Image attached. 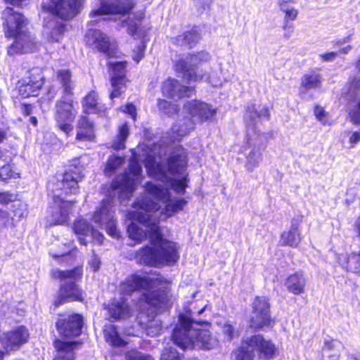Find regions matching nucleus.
Wrapping results in <instances>:
<instances>
[{"instance_id":"f257e3e1","label":"nucleus","mask_w":360,"mask_h":360,"mask_svg":"<svg viewBox=\"0 0 360 360\" xmlns=\"http://www.w3.org/2000/svg\"><path fill=\"white\" fill-rule=\"evenodd\" d=\"M165 288L162 278L160 276L131 274L120 282L117 290L122 295L142 291L138 302L131 307L127 302L126 299L120 297L108 305V311L110 316L117 320L129 318L134 311L144 312L151 310L153 313L167 309L170 300L169 293Z\"/></svg>"},{"instance_id":"f03ea898","label":"nucleus","mask_w":360,"mask_h":360,"mask_svg":"<svg viewBox=\"0 0 360 360\" xmlns=\"http://www.w3.org/2000/svg\"><path fill=\"white\" fill-rule=\"evenodd\" d=\"M130 217L135 221L128 226L129 238L136 241L148 238L153 245V248L145 246L136 253V260L139 263L148 266L162 263L172 264L179 259L176 243L163 238L156 216L149 214L134 216L130 214Z\"/></svg>"},{"instance_id":"7ed1b4c3","label":"nucleus","mask_w":360,"mask_h":360,"mask_svg":"<svg viewBox=\"0 0 360 360\" xmlns=\"http://www.w3.org/2000/svg\"><path fill=\"white\" fill-rule=\"evenodd\" d=\"M188 165L186 150L180 146H176L170 153L166 162H157L155 159L148 157L145 163L149 176L167 184L171 189L177 194H184L187 187V176L181 180L172 178L167 172L172 175L184 174Z\"/></svg>"},{"instance_id":"20e7f679","label":"nucleus","mask_w":360,"mask_h":360,"mask_svg":"<svg viewBox=\"0 0 360 360\" xmlns=\"http://www.w3.org/2000/svg\"><path fill=\"white\" fill-rule=\"evenodd\" d=\"M186 313V315L180 314L179 316V323L174 328L172 336L173 342L183 349L190 347L210 349L213 347L210 332L195 328V326L207 325L208 322L194 320V311L189 310Z\"/></svg>"},{"instance_id":"39448f33","label":"nucleus","mask_w":360,"mask_h":360,"mask_svg":"<svg viewBox=\"0 0 360 360\" xmlns=\"http://www.w3.org/2000/svg\"><path fill=\"white\" fill-rule=\"evenodd\" d=\"M148 195L134 202L136 212H131L134 216L139 214L155 215L160 221L156 212L160 208V202L166 204L163 213L167 217H172L181 211L186 205L187 201L184 198L171 199L168 188L157 185L153 182H147L144 186Z\"/></svg>"},{"instance_id":"423d86ee","label":"nucleus","mask_w":360,"mask_h":360,"mask_svg":"<svg viewBox=\"0 0 360 360\" xmlns=\"http://www.w3.org/2000/svg\"><path fill=\"white\" fill-rule=\"evenodd\" d=\"M269 118L270 112L266 105H257L255 103L248 104L244 119L247 127L246 139L248 145L259 146L268 141L269 134L260 133L259 130H257V124L262 121L269 120Z\"/></svg>"},{"instance_id":"0eeeda50","label":"nucleus","mask_w":360,"mask_h":360,"mask_svg":"<svg viewBox=\"0 0 360 360\" xmlns=\"http://www.w3.org/2000/svg\"><path fill=\"white\" fill-rule=\"evenodd\" d=\"M52 276L60 280V283L59 295L55 301L56 307L68 301H82L83 300L82 291L77 284L82 276L81 267L65 271L56 269L53 271Z\"/></svg>"},{"instance_id":"6e6552de","label":"nucleus","mask_w":360,"mask_h":360,"mask_svg":"<svg viewBox=\"0 0 360 360\" xmlns=\"http://www.w3.org/2000/svg\"><path fill=\"white\" fill-rule=\"evenodd\" d=\"M275 345L261 335H255L247 339L234 353L236 360H258L272 359L276 352Z\"/></svg>"},{"instance_id":"1a4fd4ad","label":"nucleus","mask_w":360,"mask_h":360,"mask_svg":"<svg viewBox=\"0 0 360 360\" xmlns=\"http://www.w3.org/2000/svg\"><path fill=\"white\" fill-rule=\"evenodd\" d=\"M6 37L14 38V42L8 47V54H24L35 51L39 46L34 36L28 32L26 24H4Z\"/></svg>"},{"instance_id":"9d476101","label":"nucleus","mask_w":360,"mask_h":360,"mask_svg":"<svg viewBox=\"0 0 360 360\" xmlns=\"http://www.w3.org/2000/svg\"><path fill=\"white\" fill-rule=\"evenodd\" d=\"M136 5V0H103L101 6L89 15L96 21L120 20L127 22L126 17Z\"/></svg>"},{"instance_id":"9b49d317","label":"nucleus","mask_w":360,"mask_h":360,"mask_svg":"<svg viewBox=\"0 0 360 360\" xmlns=\"http://www.w3.org/2000/svg\"><path fill=\"white\" fill-rule=\"evenodd\" d=\"M210 56L207 51H200L197 54H191L186 59H181L175 64V70L184 73V79L188 83L201 81L203 76L197 71L198 66L210 60Z\"/></svg>"},{"instance_id":"f8f14e48","label":"nucleus","mask_w":360,"mask_h":360,"mask_svg":"<svg viewBox=\"0 0 360 360\" xmlns=\"http://www.w3.org/2000/svg\"><path fill=\"white\" fill-rule=\"evenodd\" d=\"M141 172V165L135 158H132L129 163V172L117 176L112 182V186L115 189H120L122 194L129 198L140 181Z\"/></svg>"},{"instance_id":"ddd939ff","label":"nucleus","mask_w":360,"mask_h":360,"mask_svg":"<svg viewBox=\"0 0 360 360\" xmlns=\"http://www.w3.org/2000/svg\"><path fill=\"white\" fill-rule=\"evenodd\" d=\"M113 207L112 199L107 198L103 200L100 208L95 212L93 221L99 227H105L107 233L110 236L117 237L118 233L113 217L115 213Z\"/></svg>"},{"instance_id":"4468645a","label":"nucleus","mask_w":360,"mask_h":360,"mask_svg":"<svg viewBox=\"0 0 360 360\" xmlns=\"http://www.w3.org/2000/svg\"><path fill=\"white\" fill-rule=\"evenodd\" d=\"M72 101L63 98L56 104V120L58 128L68 136L73 130L72 122L75 117Z\"/></svg>"},{"instance_id":"2eb2a0df","label":"nucleus","mask_w":360,"mask_h":360,"mask_svg":"<svg viewBox=\"0 0 360 360\" xmlns=\"http://www.w3.org/2000/svg\"><path fill=\"white\" fill-rule=\"evenodd\" d=\"M44 83L43 70L33 68L28 72L27 77L20 82L19 94L23 98L37 96Z\"/></svg>"},{"instance_id":"dca6fc26","label":"nucleus","mask_w":360,"mask_h":360,"mask_svg":"<svg viewBox=\"0 0 360 360\" xmlns=\"http://www.w3.org/2000/svg\"><path fill=\"white\" fill-rule=\"evenodd\" d=\"M82 177V171L80 169L75 167L74 169H70L66 171L60 181H58L56 188L53 189V200L56 195H59L60 200H63L60 195L64 194H76L79 191L78 181Z\"/></svg>"},{"instance_id":"f3484780","label":"nucleus","mask_w":360,"mask_h":360,"mask_svg":"<svg viewBox=\"0 0 360 360\" xmlns=\"http://www.w3.org/2000/svg\"><path fill=\"white\" fill-rule=\"evenodd\" d=\"M184 109L191 115V119L195 124L211 120L217 112L216 108L212 105L200 100L187 101Z\"/></svg>"},{"instance_id":"a211bd4d","label":"nucleus","mask_w":360,"mask_h":360,"mask_svg":"<svg viewBox=\"0 0 360 360\" xmlns=\"http://www.w3.org/2000/svg\"><path fill=\"white\" fill-rule=\"evenodd\" d=\"M83 319L79 314L61 315L56 323L59 334L66 338L79 336L82 333Z\"/></svg>"},{"instance_id":"6ab92c4d","label":"nucleus","mask_w":360,"mask_h":360,"mask_svg":"<svg viewBox=\"0 0 360 360\" xmlns=\"http://www.w3.org/2000/svg\"><path fill=\"white\" fill-rule=\"evenodd\" d=\"M52 5L49 6L52 15L59 17L63 20H70L78 13L82 0H51Z\"/></svg>"},{"instance_id":"aec40b11","label":"nucleus","mask_w":360,"mask_h":360,"mask_svg":"<svg viewBox=\"0 0 360 360\" xmlns=\"http://www.w3.org/2000/svg\"><path fill=\"white\" fill-rule=\"evenodd\" d=\"M126 62H110L109 68L112 70L111 86L112 90L110 98L113 99L121 96L125 88Z\"/></svg>"},{"instance_id":"412c9836","label":"nucleus","mask_w":360,"mask_h":360,"mask_svg":"<svg viewBox=\"0 0 360 360\" xmlns=\"http://www.w3.org/2000/svg\"><path fill=\"white\" fill-rule=\"evenodd\" d=\"M28 338L29 333L27 328L24 326H18L0 336V342L6 351L15 350L27 342Z\"/></svg>"},{"instance_id":"4be33fe9","label":"nucleus","mask_w":360,"mask_h":360,"mask_svg":"<svg viewBox=\"0 0 360 360\" xmlns=\"http://www.w3.org/2000/svg\"><path fill=\"white\" fill-rule=\"evenodd\" d=\"M73 230L77 236L79 243L84 245H87L86 237L91 236L98 243H102L104 239V236L101 233L94 229L86 220L83 219L75 221L73 225Z\"/></svg>"},{"instance_id":"5701e85b","label":"nucleus","mask_w":360,"mask_h":360,"mask_svg":"<svg viewBox=\"0 0 360 360\" xmlns=\"http://www.w3.org/2000/svg\"><path fill=\"white\" fill-rule=\"evenodd\" d=\"M127 32L134 39H141L136 49L134 50L133 59L139 63L144 56L146 49V37L148 33V29L143 24H128Z\"/></svg>"},{"instance_id":"b1692460","label":"nucleus","mask_w":360,"mask_h":360,"mask_svg":"<svg viewBox=\"0 0 360 360\" xmlns=\"http://www.w3.org/2000/svg\"><path fill=\"white\" fill-rule=\"evenodd\" d=\"M162 91L168 98L177 100L184 96H191L194 89L191 86H184L177 80L169 78L162 84Z\"/></svg>"},{"instance_id":"393cba45","label":"nucleus","mask_w":360,"mask_h":360,"mask_svg":"<svg viewBox=\"0 0 360 360\" xmlns=\"http://www.w3.org/2000/svg\"><path fill=\"white\" fill-rule=\"evenodd\" d=\"M85 41L88 46H94L98 51L104 53H109L111 42L109 38L99 30L89 29L85 34Z\"/></svg>"},{"instance_id":"a878e982","label":"nucleus","mask_w":360,"mask_h":360,"mask_svg":"<svg viewBox=\"0 0 360 360\" xmlns=\"http://www.w3.org/2000/svg\"><path fill=\"white\" fill-rule=\"evenodd\" d=\"M72 202V201L62 200L59 195H56L51 214V221L53 224H63L68 221Z\"/></svg>"},{"instance_id":"bb28decb","label":"nucleus","mask_w":360,"mask_h":360,"mask_svg":"<svg viewBox=\"0 0 360 360\" xmlns=\"http://www.w3.org/2000/svg\"><path fill=\"white\" fill-rule=\"evenodd\" d=\"M301 220L293 219L289 231H285L281 234V243L282 245L296 248L301 241L300 226Z\"/></svg>"},{"instance_id":"cd10ccee","label":"nucleus","mask_w":360,"mask_h":360,"mask_svg":"<svg viewBox=\"0 0 360 360\" xmlns=\"http://www.w3.org/2000/svg\"><path fill=\"white\" fill-rule=\"evenodd\" d=\"M95 137L93 123L86 116H80L77 121L76 140L79 141H94Z\"/></svg>"},{"instance_id":"c85d7f7f","label":"nucleus","mask_w":360,"mask_h":360,"mask_svg":"<svg viewBox=\"0 0 360 360\" xmlns=\"http://www.w3.org/2000/svg\"><path fill=\"white\" fill-rule=\"evenodd\" d=\"M78 345L77 341L65 342L60 340H56L54 342V346L57 349V354L54 360H74V350Z\"/></svg>"},{"instance_id":"c756f323","label":"nucleus","mask_w":360,"mask_h":360,"mask_svg":"<svg viewBox=\"0 0 360 360\" xmlns=\"http://www.w3.org/2000/svg\"><path fill=\"white\" fill-rule=\"evenodd\" d=\"M195 124V123L188 117L178 120L171 129L172 141L174 142L180 141L194 129Z\"/></svg>"},{"instance_id":"7c9ffc66","label":"nucleus","mask_w":360,"mask_h":360,"mask_svg":"<svg viewBox=\"0 0 360 360\" xmlns=\"http://www.w3.org/2000/svg\"><path fill=\"white\" fill-rule=\"evenodd\" d=\"M306 284L307 279L301 272H296L289 276L285 282L287 290L294 295L303 293Z\"/></svg>"},{"instance_id":"2f4dec72","label":"nucleus","mask_w":360,"mask_h":360,"mask_svg":"<svg viewBox=\"0 0 360 360\" xmlns=\"http://www.w3.org/2000/svg\"><path fill=\"white\" fill-rule=\"evenodd\" d=\"M343 348V345L338 340L325 339L322 354L323 360H339Z\"/></svg>"},{"instance_id":"473e14b6","label":"nucleus","mask_w":360,"mask_h":360,"mask_svg":"<svg viewBox=\"0 0 360 360\" xmlns=\"http://www.w3.org/2000/svg\"><path fill=\"white\" fill-rule=\"evenodd\" d=\"M200 39L198 27L195 25L191 30H187L182 34L178 35L174 39V43L179 46H185L192 48Z\"/></svg>"},{"instance_id":"72a5a7b5","label":"nucleus","mask_w":360,"mask_h":360,"mask_svg":"<svg viewBox=\"0 0 360 360\" xmlns=\"http://www.w3.org/2000/svg\"><path fill=\"white\" fill-rule=\"evenodd\" d=\"M65 30V24H45L42 30V37L47 41H59Z\"/></svg>"},{"instance_id":"f704fd0d","label":"nucleus","mask_w":360,"mask_h":360,"mask_svg":"<svg viewBox=\"0 0 360 360\" xmlns=\"http://www.w3.org/2000/svg\"><path fill=\"white\" fill-rule=\"evenodd\" d=\"M55 82L61 85L63 97L72 94V90L75 85L73 81L72 80V75L70 70H58Z\"/></svg>"},{"instance_id":"c9c22d12","label":"nucleus","mask_w":360,"mask_h":360,"mask_svg":"<svg viewBox=\"0 0 360 360\" xmlns=\"http://www.w3.org/2000/svg\"><path fill=\"white\" fill-rule=\"evenodd\" d=\"M202 75L204 77L202 80H205L208 84L214 87L221 86L224 82H226L220 65H217L207 74H202Z\"/></svg>"},{"instance_id":"e433bc0d","label":"nucleus","mask_w":360,"mask_h":360,"mask_svg":"<svg viewBox=\"0 0 360 360\" xmlns=\"http://www.w3.org/2000/svg\"><path fill=\"white\" fill-rule=\"evenodd\" d=\"M271 323L270 312L252 311L250 318L251 328L254 329H261L265 326H270Z\"/></svg>"},{"instance_id":"4c0bfd02","label":"nucleus","mask_w":360,"mask_h":360,"mask_svg":"<svg viewBox=\"0 0 360 360\" xmlns=\"http://www.w3.org/2000/svg\"><path fill=\"white\" fill-rule=\"evenodd\" d=\"M322 79L319 74L311 72L305 74L301 82L302 87L305 90L319 89L321 86Z\"/></svg>"},{"instance_id":"58836bf2","label":"nucleus","mask_w":360,"mask_h":360,"mask_svg":"<svg viewBox=\"0 0 360 360\" xmlns=\"http://www.w3.org/2000/svg\"><path fill=\"white\" fill-rule=\"evenodd\" d=\"M103 333L106 342L115 347L124 346L125 342L120 337L115 326H105Z\"/></svg>"},{"instance_id":"ea45409f","label":"nucleus","mask_w":360,"mask_h":360,"mask_svg":"<svg viewBox=\"0 0 360 360\" xmlns=\"http://www.w3.org/2000/svg\"><path fill=\"white\" fill-rule=\"evenodd\" d=\"M129 132V126L127 123L122 124L118 130V134L112 142L111 147L115 150H121L125 148V141L128 138Z\"/></svg>"},{"instance_id":"a19ab883","label":"nucleus","mask_w":360,"mask_h":360,"mask_svg":"<svg viewBox=\"0 0 360 360\" xmlns=\"http://www.w3.org/2000/svg\"><path fill=\"white\" fill-rule=\"evenodd\" d=\"M245 167L250 172L257 167L262 160V154L259 150L253 148L247 156Z\"/></svg>"},{"instance_id":"79ce46f5","label":"nucleus","mask_w":360,"mask_h":360,"mask_svg":"<svg viewBox=\"0 0 360 360\" xmlns=\"http://www.w3.org/2000/svg\"><path fill=\"white\" fill-rule=\"evenodd\" d=\"M5 22H24L25 19L23 15L15 12L13 8L7 7L2 13Z\"/></svg>"},{"instance_id":"37998d69","label":"nucleus","mask_w":360,"mask_h":360,"mask_svg":"<svg viewBox=\"0 0 360 360\" xmlns=\"http://www.w3.org/2000/svg\"><path fill=\"white\" fill-rule=\"evenodd\" d=\"M19 177V172L11 165H6L0 168V181H6Z\"/></svg>"},{"instance_id":"c03bdc74","label":"nucleus","mask_w":360,"mask_h":360,"mask_svg":"<svg viewBox=\"0 0 360 360\" xmlns=\"http://www.w3.org/2000/svg\"><path fill=\"white\" fill-rule=\"evenodd\" d=\"M278 4L281 11L285 13L287 21H293L296 19L298 12L290 6L288 1L281 0L278 1Z\"/></svg>"},{"instance_id":"a18cd8bd","label":"nucleus","mask_w":360,"mask_h":360,"mask_svg":"<svg viewBox=\"0 0 360 360\" xmlns=\"http://www.w3.org/2000/svg\"><path fill=\"white\" fill-rule=\"evenodd\" d=\"M124 162V159L122 157L111 155L109 157L107 162L106 167L104 172L106 175H111V174L120 167Z\"/></svg>"},{"instance_id":"49530a36","label":"nucleus","mask_w":360,"mask_h":360,"mask_svg":"<svg viewBox=\"0 0 360 360\" xmlns=\"http://www.w3.org/2000/svg\"><path fill=\"white\" fill-rule=\"evenodd\" d=\"M98 105V96L95 92L89 93L84 98V108L86 113L95 112Z\"/></svg>"},{"instance_id":"de8ad7c7","label":"nucleus","mask_w":360,"mask_h":360,"mask_svg":"<svg viewBox=\"0 0 360 360\" xmlns=\"http://www.w3.org/2000/svg\"><path fill=\"white\" fill-rule=\"evenodd\" d=\"M159 110L164 114L168 116H172L175 115L178 110V106L175 103H172L164 99H160L158 101Z\"/></svg>"},{"instance_id":"09e8293b","label":"nucleus","mask_w":360,"mask_h":360,"mask_svg":"<svg viewBox=\"0 0 360 360\" xmlns=\"http://www.w3.org/2000/svg\"><path fill=\"white\" fill-rule=\"evenodd\" d=\"M252 311L270 312L269 301L264 296L257 297L252 302Z\"/></svg>"},{"instance_id":"8fccbe9b","label":"nucleus","mask_w":360,"mask_h":360,"mask_svg":"<svg viewBox=\"0 0 360 360\" xmlns=\"http://www.w3.org/2000/svg\"><path fill=\"white\" fill-rule=\"evenodd\" d=\"M347 268L349 271L360 274V251L348 257Z\"/></svg>"},{"instance_id":"3c124183","label":"nucleus","mask_w":360,"mask_h":360,"mask_svg":"<svg viewBox=\"0 0 360 360\" xmlns=\"http://www.w3.org/2000/svg\"><path fill=\"white\" fill-rule=\"evenodd\" d=\"M350 49L351 46H347L346 47L342 48L338 51H332L324 54H320L319 57L321 58L322 61L324 62L333 61L338 56L341 54H347L350 51Z\"/></svg>"},{"instance_id":"603ef678","label":"nucleus","mask_w":360,"mask_h":360,"mask_svg":"<svg viewBox=\"0 0 360 360\" xmlns=\"http://www.w3.org/2000/svg\"><path fill=\"white\" fill-rule=\"evenodd\" d=\"M160 360H181V359L175 349L165 347L162 353Z\"/></svg>"},{"instance_id":"864d4df0","label":"nucleus","mask_w":360,"mask_h":360,"mask_svg":"<svg viewBox=\"0 0 360 360\" xmlns=\"http://www.w3.org/2000/svg\"><path fill=\"white\" fill-rule=\"evenodd\" d=\"M161 330L162 327L159 321L153 320L149 323L147 328V333L149 335L155 336L158 335Z\"/></svg>"},{"instance_id":"5fc2aeb1","label":"nucleus","mask_w":360,"mask_h":360,"mask_svg":"<svg viewBox=\"0 0 360 360\" xmlns=\"http://www.w3.org/2000/svg\"><path fill=\"white\" fill-rule=\"evenodd\" d=\"M222 331L225 338L229 341H231L236 335H237V333L235 331L233 326L228 322L224 323L223 326Z\"/></svg>"},{"instance_id":"6e6d98bb","label":"nucleus","mask_w":360,"mask_h":360,"mask_svg":"<svg viewBox=\"0 0 360 360\" xmlns=\"http://www.w3.org/2000/svg\"><path fill=\"white\" fill-rule=\"evenodd\" d=\"M127 360H153L152 356L143 354L139 352L133 351L127 354Z\"/></svg>"},{"instance_id":"4d7b16f0","label":"nucleus","mask_w":360,"mask_h":360,"mask_svg":"<svg viewBox=\"0 0 360 360\" xmlns=\"http://www.w3.org/2000/svg\"><path fill=\"white\" fill-rule=\"evenodd\" d=\"M14 210H13L15 217L20 219L25 215V206L20 202H15L13 205Z\"/></svg>"},{"instance_id":"13d9d810","label":"nucleus","mask_w":360,"mask_h":360,"mask_svg":"<svg viewBox=\"0 0 360 360\" xmlns=\"http://www.w3.org/2000/svg\"><path fill=\"white\" fill-rule=\"evenodd\" d=\"M121 110L127 113L131 116V117L135 120L136 116V107L132 103H128L126 105H124L121 107Z\"/></svg>"},{"instance_id":"bf43d9fd","label":"nucleus","mask_w":360,"mask_h":360,"mask_svg":"<svg viewBox=\"0 0 360 360\" xmlns=\"http://www.w3.org/2000/svg\"><path fill=\"white\" fill-rule=\"evenodd\" d=\"M15 198V195L12 193L0 192V203L1 204H6L9 202L13 201Z\"/></svg>"},{"instance_id":"052dcab7","label":"nucleus","mask_w":360,"mask_h":360,"mask_svg":"<svg viewBox=\"0 0 360 360\" xmlns=\"http://www.w3.org/2000/svg\"><path fill=\"white\" fill-rule=\"evenodd\" d=\"M207 309L210 311V308H208L207 305L203 306L201 309H200L198 310H196L195 308L190 309V308L185 307L184 308L185 313H182L181 314L186 315L187 314L186 311L191 310L192 311L195 312V314H194V319H195L196 316H200V315L202 314L203 312H205Z\"/></svg>"},{"instance_id":"680f3d73","label":"nucleus","mask_w":360,"mask_h":360,"mask_svg":"<svg viewBox=\"0 0 360 360\" xmlns=\"http://www.w3.org/2000/svg\"><path fill=\"white\" fill-rule=\"evenodd\" d=\"M314 114L319 121L325 124V122H323V118L325 117L326 115V111L323 110V108L316 106L314 109Z\"/></svg>"},{"instance_id":"e2e57ef3","label":"nucleus","mask_w":360,"mask_h":360,"mask_svg":"<svg viewBox=\"0 0 360 360\" xmlns=\"http://www.w3.org/2000/svg\"><path fill=\"white\" fill-rule=\"evenodd\" d=\"M360 141V132L354 131L350 134L349 143L352 147H354L355 144Z\"/></svg>"},{"instance_id":"0e129e2a","label":"nucleus","mask_w":360,"mask_h":360,"mask_svg":"<svg viewBox=\"0 0 360 360\" xmlns=\"http://www.w3.org/2000/svg\"><path fill=\"white\" fill-rule=\"evenodd\" d=\"M9 214L0 209V225H6L9 221Z\"/></svg>"},{"instance_id":"69168bd1","label":"nucleus","mask_w":360,"mask_h":360,"mask_svg":"<svg viewBox=\"0 0 360 360\" xmlns=\"http://www.w3.org/2000/svg\"><path fill=\"white\" fill-rule=\"evenodd\" d=\"M6 1L16 6H23L27 3V0H6Z\"/></svg>"},{"instance_id":"338daca9","label":"nucleus","mask_w":360,"mask_h":360,"mask_svg":"<svg viewBox=\"0 0 360 360\" xmlns=\"http://www.w3.org/2000/svg\"><path fill=\"white\" fill-rule=\"evenodd\" d=\"M360 88V79H354L351 83V86L349 88V91L353 94L356 89Z\"/></svg>"},{"instance_id":"774afa93","label":"nucleus","mask_w":360,"mask_h":360,"mask_svg":"<svg viewBox=\"0 0 360 360\" xmlns=\"http://www.w3.org/2000/svg\"><path fill=\"white\" fill-rule=\"evenodd\" d=\"M91 266L93 268L94 271L98 270L100 266V261L97 257H94L90 262Z\"/></svg>"}]
</instances>
